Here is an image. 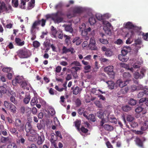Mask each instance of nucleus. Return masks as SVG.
Returning <instances> with one entry per match:
<instances>
[{"mask_svg":"<svg viewBox=\"0 0 148 148\" xmlns=\"http://www.w3.org/2000/svg\"><path fill=\"white\" fill-rule=\"evenodd\" d=\"M15 126L19 132L23 130L24 129V123L20 119H16L14 122Z\"/></svg>","mask_w":148,"mask_h":148,"instance_id":"1","label":"nucleus"},{"mask_svg":"<svg viewBox=\"0 0 148 148\" xmlns=\"http://www.w3.org/2000/svg\"><path fill=\"white\" fill-rule=\"evenodd\" d=\"M29 51L26 49H20L18 51V55L21 58H27L29 57Z\"/></svg>","mask_w":148,"mask_h":148,"instance_id":"2","label":"nucleus"},{"mask_svg":"<svg viewBox=\"0 0 148 148\" xmlns=\"http://www.w3.org/2000/svg\"><path fill=\"white\" fill-rule=\"evenodd\" d=\"M46 20H48L49 18H51V19L55 23H59V22H60L61 20L60 18H57V16L56 14L52 13L51 14L47 15L45 16Z\"/></svg>","mask_w":148,"mask_h":148,"instance_id":"3","label":"nucleus"},{"mask_svg":"<svg viewBox=\"0 0 148 148\" xmlns=\"http://www.w3.org/2000/svg\"><path fill=\"white\" fill-rule=\"evenodd\" d=\"M109 114L107 111H104L101 117V120L100 122V125L103 126V124L108 121Z\"/></svg>","mask_w":148,"mask_h":148,"instance_id":"4","label":"nucleus"},{"mask_svg":"<svg viewBox=\"0 0 148 148\" xmlns=\"http://www.w3.org/2000/svg\"><path fill=\"white\" fill-rule=\"evenodd\" d=\"M96 42L95 38L94 37H91L90 40V43L88 45L90 48L92 50H96L97 49L96 46Z\"/></svg>","mask_w":148,"mask_h":148,"instance_id":"5","label":"nucleus"},{"mask_svg":"<svg viewBox=\"0 0 148 148\" xmlns=\"http://www.w3.org/2000/svg\"><path fill=\"white\" fill-rule=\"evenodd\" d=\"M81 70V68L78 66H74L71 68V72L74 78L76 79L78 77L77 72Z\"/></svg>","mask_w":148,"mask_h":148,"instance_id":"6","label":"nucleus"},{"mask_svg":"<svg viewBox=\"0 0 148 148\" xmlns=\"http://www.w3.org/2000/svg\"><path fill=\"white\" fill-rule=\"evenodd\" d=\"M145 72V70L144 69H141L140 73L136 72L134 74V77L136 79H141L144 76V73Z\"/></svg>","mask_w":148,"mask_h":148,"instance_id":"7","label":"nucleus"},{"mask_svg":"<svg viewBox=\"0 0 148 148\" xmlns=\"http://www.w3.org/2000/svg\"><path fill=\"white\" fill-rule=\"evenodd\" d=\"M23 80V78L21 76H17L14 79H13L12 82V84L14 86H16L17 84H19L22 83Z\"/></svg>","mask_w":148,"mask_h":148,"instance_id":"8","label":"nucleus"},{"mask_svg":"<svg viewBox=\"0 0 148 148\" xmlns=\"http://www.w3.org/2000/svg\"><path fill=\"white\" fill-rule=\"evenodd\" d=\"M105 72L107 73L109 75L113 76L114 75V73L113 71V66H109L104 69Z\"/></svg>","mask_w":148,"mask_h":148,"instance_id":"9","label":"nucleus"},{"mask_svg":"<svg viewBox=\"0 0 148 148\" xmlns=\"http://www.w3.org/2000/svg\"><path fill=\"white\" fill-rule=\"evenodd\" d=\"M45 140L44 134L42 132H41L40 135H38L37 143L39 145L42 144Z\"/></svg>","mask_w":148,"mask_h":148,"instance_id":"10","label":"nucleus"},{"mask_svg":"<svg viewBox=\"0 0 148 148\" xmlns=\"http://www.w3.org/2000/svg\"><path fill=\"white\" fill-rule=\"evenodd\" d=\"M136 144L138 147L142 148H144V144L143 141L139 137L137 136L135 138L134 140Z\"/></svg>","mask_w":148,"mask_h":148,"instance_id":"11","label":"nucleus"},{"mask_svg":"<svg viewBox=\"0 0 148 148\" xmlns=\"http://www.w3.org/2000/svg\"><path fill=\"white\" fill-rule=\"evenodd\" d=\"M130 81V79H127L124 81H122L121 79H119L117 80L116 83L120 87L123 88L127 85Z\"/></svg>","mask_w":148,"mask_h":148,"instance_id":"12","label":"nucleus"},{"mask_svg":"<svg viewBox=\"0 0 148 148\" xmlns=\"http://www.w3.org/2000/svg\"><path fill=\"white\" fill-rule=\"evenodd\" d=\"M62 51L63 53H66L68 52H70L71 54H73L75 52L73 48L70 47L68 48L65 46L63 47Z\"/></svg>","mask_w":148,"mask_h":148,"instance_id":"13","label":"nucleus"},{"mask_svg":"<svg viewBox=\"0 0 148 148\" xmlns=\"http://www.w3.org/2000/svg\"><path fill=\"white\" fill-rule=\"evenodd\" d=\"M131 48L130 46L124 47L121 51V55H123L126 56L128 52H130Z\"/></svg>","mask_w":148,"mask_h":148,"instance_id":"14","label":"nucleus"},{"mask_svg":"<svg viewBox=\"0 0 148 148\" xmlns=\"http://www.w3.org/2000/svg\"><path fill=\"white\" fill-rule=\"evenodd\" d=\"M40 24V21H35L33 24L31 29V32L32 34L35 31V29L37 28L38 25Z\"/></svg>","mask_w":148,"mask_h":148,"instance_id":"15","label":"nucleus"},{"mask_svg":"<svg viewBox=\"0 0 148 148\" xmlns=\"http://www.w3.org/2000/svg\"><path fill=\"white\" fill-rule=\"evenodd\" d=\"M51 34L54 37L56 38L57 37V34L58 32V30H57L56 28H55L53 26H51Z\"/></svg>","mask_w":148,"mask_h":148,"instance_id":"16","label":"nucleus"},{"mask_svg":"<svg viewBox=\"0 0 148 148\" xmlns=\"http://www.w3.org/2000/svg\"><path fill=\"white\" fill-rule=\"evenodd\" d=\"M82 42V39H80L79 37H75L73 40L72 42L73 43H76L77 45H79Z\"/></svg>","mask_w":148,"mask_h":148,"instance_id":"17","label":"nucleus"},{"mask_svg":"<svg viewBox=\"0 0 148 148\" xmlns=\"http://www.w3.org/2000/svg\"><path fill=\"white\" fill-rule=\"evenodd\" d=\"M118 58L120 61L123 62H126L129 59V57L123 55L119 54L118 56Z\"/></svg>","mask_w":148,"mask_h":148,"instance_id":"18","label":"nucleus"},{"mask_svg":"<svg viewBox=\"0 0 148 148\" xmlns=\"http://www.w3.org/2000/svg\"><path fill=\"white\" fill-rule=\"evenodd\" d=\"M32 127L31 124L29 122H27L25 127V129L27 133H29L32 130Z\"/></svg>","mask_w":148,"mask_h":148,"instance_id":"19","label":"nucleus"},{"mask_svg":"<svg viewBox=\"0 0 148 148\" xmlns=\"http://www.w3.org/2000/svg\"><path fill=\"white\" fill-rule=\"evenodd\" d=\"M148 95V90L146 89L143 91H141L139 92L138 95V97L140 98L143 97L144 95Z\"/></svg>","mask_w":148,"mask_h":148,"instance_id":"20","label":"nucleus"},{"mask_svg":"<svg viewBox=\"0 0 148 148\" xmlns=\"http://www.w3.org/2000/svg\"><path fill=\"white\" fill-rule=\"evenodd\" d=\"M77 131L80 132V127L81 125V121L77 120L74 122Z\"/></svg>","mask_w":148,"mask_h":148,"instance_id":"21","label":"nucleus"},{"mask_svg":"<svg viewBox=\"0 0 148 148\" xmlns=\"http://www.w3.org/2000/svg\"><path fill=\"white\" fill-rule=\"evenodd\" d=\"M54 14H57V18H61V20H60V22H59V23L62 22L63 21V18L62 17H61V16L64 15V13H63L62 11H58L56 13H54Z\"/></svg>","mask_w":148,"mask_h":148,"instance_id":"22","label":"nucleus"},{"mask_svg":"<svg viewBox=\"0 0 148 148\" xmlns=\"http://www.w3.org/2000/svg\"><path fill=\"white\" fill-rule=\"evenodd\" d=\"M103 126L104 129L108 131H111L113 130V127L111 125L106 124Z\"/></svg>","mask_w":148,"mask_h":148,"instance_id":"23","label":"nucleus"},{"mask_svg":"<svg viewBox=\"0 0 148 148\" xmlns=\"http://www.w3.org/2000/svg\"><path fill=\"white\" fill-rule=\"evenodd\" d=\"M15 41L17 45L19 46H22L24 44V41H21L20 39L18 38H16L15 39Z\"/></svg>","mask_w":148,"mask_h":148,"instance_id":"24","label":"nucleus"},{"mask_svg":"<svg viewBox=\"0 0 148 148\" xmlns=\"http://www.w3.org/2000/svg\"><path fill=\"white\" fill-rule=\"evenodd\" d=\"M83 11L82 8L80 7H77L74 8L73 10V12L75 14H80Z\"/></svg>","mask_w":148,"mask_h":148,"instance_id":"25","label":"nucleus"},{"mask_svg":"<svg viewBox=\"0 0 148 148\" xmlns=\"http://www.w3.org/2000/svg\"><path fill=\"white\" fill-rule=\"evenodd\" d=\"M148 128V121H145L143 123V126L141 127L142 131H145Z\"/></svg>","mask_w":148,"mask_h":148,"instance_id":"26","label":"nucleus"},{"mask_svg":"<svg viewBox=\"0 0 148 148\" xmlns=\"http://www.w3.org/2000/svg\"><path fill=\"white\" fill-rule=\"evenodd\" d=\"M134 25L132 23L128 22L125 24V27L126 28L132 29L133 27H134Z\"/></svg>","mask_w":148,"mask_h":148,"instance_id":"27","label":"nucleus"},{"mask_svg":"<svg viewBox=\"0 0 148 148\" xmlns=\"http://www.w3.org/2000/svg\"><path fill=\"white\" fill-rule=\"evenodd\" d=\"M108 84L109 88L110 89H113L114 88V83L112 81H109L106 82Z\"/></svg>","mask_w":148,"mask_h":148,"instance_id":"28","label":"nucleus"},{"mask_svg":"<svg viewBox=\"0 0 148 148\" xmlns=\"http://www.w3.org/2000/svg\"><path fill=\"white\" fill-rule=\"evenodd\" d=\"M89 121H91L94 122L96 121V119L94 115L92 114H90L88 116V118L87 119Z\"/></svg>","mask_w":148,"mask_h":148,"instance_id":"29","label":"nucleus"},{"mask_svg":"<svg viewBox=\"0 0 148 148\" xmlns=\"http://www.w3.org/2000/svg\"><path fill=\"white\" fill-rule=\"evenodd\" d=\"M30 95L29 94H27L25 95V97L24 98L23 101L25 104H28L30 99Z\"/></svg>","mask_w":148,"mask_h":148,"instance_id":"30","label":"nucleus"},{"mask_svg":"<svg viewBox=\"0 0 148 148\" xmlns=\"http://www.w3.org/2000/svg\"><path fill=\"white\" fill-rule=\"evenodd\" d=\"M2 70L3 72L8 73H9L10 72H13L12 69L10 67H4L2 69Z\"/></svg>","mask_w":148,"mask_h":148,"instance_id":"31","label":"nucleus"},{"mask_svg":"<svg viewBox=\"0 0 148 148\" xmlns=\"http://www.w3.org/2000/svg\"><path fill=\"white\" fill-rule=\"evenodd\" d=\"M10 106L9 109L11 112L13 113H16V107L12 104L11 105H10Z\"/></svg>","mask_w":148,"mask_h":148,"instance_id":"32","label":"nucleus"},{"mask_svg":"<svg viewBox=\"0 0 148 148\" xmlns=\"http://www.w3.org/2000/svg\"><path fill=\"white\" fill-rule=\"evenodd\" d=\"M13 95L12 96L10 97V100L11 101L14 103L16 105L17 104V101L15 99V96H16V94L15 93H13Z\"/></svg>","mask_w":148,"mask_h":148,"instance_id":"33","label":"nucleus"},{"mask_svg":"<svg viewBox=\"0 0 148 148\" xmlns=\"http://www.w3.org/2000/svg\"><path fill=\"white\" fill-rule=\"evenodd\" d=\"M134 34V31L132 29L129 31V32L126 34L125 36L126 37H129V35H130L129 37L132 38L133 37Z\"/></svg>","mask_w":148,"mask_h":148,"instance_id":"34","label":"nucleus"},{"mask_svg":"<svg viewBox=\"0 0 148 148\" xmlns=\"http://www.w3.org/2000/svg\"><path fill=\"white\" fill-rule=\"evenodd\" d=\"M38 103V99L36 97L34 96L33 97L30 102L32 106H34Z\"/></svg>","mask_w":148,"mask_h":148,"instance_id":"35","label":"nucleus"},{"mask_svg":"<svg viewBox=\"0 0 148 148\" xmlns=\"http://www.w3.org/2000/svg\"><path fill=\"white\" fill-rule=\"evenodd\" d=\"M123 110L125 112H128L131 110V108L128 105H125L122 108Z\"/></svg>","mask_w":148,"mask_h":148,"instance_id":"36","label":"nucleus"},{"mask_svg":"<svg viewBox=\"0 0 148 148\" xmlns=\"http://www.w3.org/2000/svg\"><path fill=\"white\" fill-rule=\"evenodd\" d=\"M65 28L66 31L70 33H72L73 32V30L71 25H67L65 26Z\"/></svg>","mask_w":148,"mask_h":148,"instance_id":"37","label":"nucleus"},{"mask_svg":"<svg viewBox=\"0 0 148 148\" xmlns=\"http://www.w3.org/2000/svg\"><path fill=\"white\" fill-rule=\"evenodd\" d=\"M90 30L91 28L90 27L84 30H82V35L83 36H86L88 34V32H90Z\"/></svg>","mask_w":148,"mask_h":148,"instance_id":"38","label":"nucleus"},{"mask_svg":"<svg viewBox=\"0 0 148 148\" xmlns=\"http://www.w3.org/2000/svg\"><path fill=\"white\" fill-rule=\"evenodd\" d=\"M108 121L115 124L117 123V121L116 119L114 116H111L109 118Z\"/></svg>","mask_w":148,"mask_h":148,"instance_id":"39","label":"nucleus"},{"mask_svg":"<svg viewBox=\"0 0 148 148\" xmlns=\"http://www.w3.org/2000/svg\"><path fill=\"white\" fill-rule=\"evenodd\" d=\"M57 34L58 37L59 39H62L63 38V35L62 31V30H58Z\"/></svg>","mask_w":148,"mask_h":148,"instance_id":"40","label":"nucleus"},{"mask_svg":"<svg viewBox=\"0 0 148 148\" xmlns=\"http://www.w3.org/2000/svg\"><path fill=\"white\" fill-rule=\"evenodd\" d=\"M131 75L129 73H124L123 74V77L125 78L129 79L131 77Z\"/></svg>","mask_w":148,"mask_h":148,"instance_id":"41","label":"nucleus"},{"mask_svg":"<svg viewBox=\"0 0 148 148\" xmlns=\"http://www.w3.org/2000/svg\"><path fill=\"white\" fill-rule=\"evenodd\" d=\"M34 3L35 0H31V1L28 3V8L29 9L33 8L34 6Z\"/></svg>","mask_w":148,"mask_h":148,"instance_id":"42","label":"nucleus"},{"mask_svg":"<svg viewBox=\"0 0 148 148\" xmlns=\"http://www.w3.org/2000/svg\"><path fill=\"white\" fill-rule=\"evenodd\" d=\"M106 33L108 35H110L111 31L110 29L108 28L107 26H104L103 28Z\"/></svg>","mask_w":148,"mask_h":148,"instance_id":"43","label":"nucleus"},{"mask_svg":"<svg viewBox=\"0 0 148 148\" xmlns=\"http://www.w3.org/2000/svg\"><path fill=\"white\" fill-rule=\"evenodd\" d=\"M25 4L26 2L23 0H21V4L19 5V7L22 9H25Z\"/></svg>","mask_w":148,"mask_h":148,"instance_id":"44","label":"nucleus"},{"mask_svg":"<svg viewBox=\"0 0 148 148\" xmlns=\"http://www.w3.org/2000/svg\"><path fill=\"white\" fill-rule=\"evenodd\" d=\"M89 21L91 25L94 24L96 23V20L94 18L91 17L89 19Z\"/></svg>","mask_w":148,"mask_h":148,"instance_id":"45","label":"nucleus"},{"mask_svg":"<svg viewBox=\"0 0 148 148\" xmlns=\"http://www.w3.org/2000/svg\"><path fill=\"white\" fill-rule=\"evenodd\" d=\"M112 54L113 52L111 50L109 49H108L105 52V55L107 56H111L112 55Z\"/></svg>","mask_w":148,"mask_h":148,"instance_id":"46","label":"nucleus"},{"mask_svg":"<svg viewBox=\"0 0 148 148\" xmlns=\"http://www.w3.org/2000/svg\"><path fill=\"white\" fill-rule=\"evenodd\" d=\"M10 139L8 137L7 138L3 137L1 138V142L2 143L9 142Z\"/></svg>","mask_w":148,"mask_h":148,"instance_id":"47","label":"nucleus"},{"mask_svg":"<svg viewBox=\"0 0 148 148\" xmlns=\"http://www.w3.org/2000/svg\"><path fill=\"white\" fill-rule=\"evenodd\" d=\"M57 139V138L55 134H53L51 135V143H53Z\"/></svg>","mask_w":148,"mask_h":148,"instance_id":"48","label":"nucleus"},{"mask_svg":"<svg viewBox=\"0 0 148 148\" xmlns=\"http://www.w3.org/2000/svg\"><path fill=\"white\" fill-rule=\"evenodd\" d=\"M141 27H138L134 25V27H133L132 30L135 32H138L141 30Z\"/></svg>","mask_w":148,"mask_h":148,"instance_id":"49","label":"nucleus"},{"mask_svg":"<svg viewBox=\"0 0 148 148\" xmlns=\"http://www.w3.org/2000/svg\"><path fill=\"white\" fill-rule=\"evenodd\" d=\"M0 7V9L1 10H4L6 11L8 10V8L5 6V4L4 3H2L1 4V3Z\"/></svg>","mask_w":148,"mask_h":148,"instance_id":"50","label":"nucleus"},{"mask_svg":"<svg viewBox=\"0 0 148 148\" xmlns=\"http://www.w3.org/2000/svg\"><path fill=\"white\" fill-rule=\"evenodd\" d=\"M12 3L14 7L17 8L18 6V0H12Z\"/></svg>","mask_w":148,"mask_h":148,"instance_id":"51","label":"nucleus"},{"mask_svg":"<svg viewBox=\"0 0 148 148\" xmlns=\"http://www.w3.org/2000/svg\"><path fill=\"white\" fill-rule=\"evenodd\" d=\"M79 88L78 86H76L73 89V94L75 95H77L79 93Z\"/></svg>","mask_w":148,"mask_h":148,"instance_id":"52","label":"nucleus"},{"mask_svg":"<svg viewBox=\"0 0 148 148\" xmlns=\"http://www.w3.org/2000/svg\"><path fill=\"white\" fill-rule=\"evenodd\" d=\"M28 84L27 82L25 81H24L23 79L22 80V82L20 84L22 88H25L26 86L28 85Z\"/></svg>","mask_w":148,"mask_h":148,"instance_id":"53","label":"nucleus"},{"mask_svg":"<svg viewBox=\"0 0 148 148\" xmlns=\"http://www.w3.org/2000/svg\"><path fill=\"white\" fill-rule=\"evenodd\" d=\"M99 40L101 43L104 44H107L108 43V42L107 39L103 38H100L99 39Z\"/></svg>","mask_w":148,"mask_h":148,"instance_id":"54","label":"nucleus"},{"mask_svg":"<svg viewBox=\"0 0 148 148\" xmlns=\"http://www.w3.org/2000/svg\"><path fill=\"white\" fill-rule=\"evenodd\" d=\"M130 124L131 127L134 128L138 126V124L137 122H130Z\"/></svg>","mask_w":148,"mask_h":148,"instance_id":"55","label":"nucleus"},{"mask_svg":"<svg viewBox=\"0 0 148 148\" xmlns=\"http://www.w3.org/2000/svg\"><path fill=\"white\" fill-rule=\"evenodd\" d=\"M80 129V131H81L82 132L84 133H86L88 131V130L86 129L84 127L82 126ZM81 133V132H80Z\"/></svg>","mask_w":148,"mask_h":148,"instance_id":"56","label":"nucleus"},{"mask_svg":"<svg viewBox=\"0 0 148 148\" xmlns=\"http://www.w3.org/2000/svg\"><path fill=\"white\" fill-rule=\"evenodd\" d=\"M17 146L15 143H12L7 146V148H16Z\"/></svg>","mask_w":148,"mask_h":148,"instance_id":"57","label":"nucleus"},{"mask_svg":"<svg viewBox=\"0 0 148 148\" xmlns=\"http://www.w3.org/2000/svg\"><path fill=\"white\" fill-rule=\"evenodd\" d=\"M136 101L133 99H130L129 102V104L132 106H134L136 104Z\"/></svg>","mask_w":148,"mask_h":148,"instance_id":"58","label":"nucleus"},{"mask_svg":"<svg viewBox=\"0 0 148 148\" xmlns=\"http://www.w3.org/2000/svg\"><path fill=\"white\" fill-rule=\"evenodd\" d=\"M36 139V136H34L30 135L28 136V140L30 141H34Z\"/></svg>","mask_w":148,"mask_h":148,"instance_id":"59","label":"nucleus"},{"mask_svg":"<svg viewBox=\"0 0 148 148\" xmlns=\"http://www.w3.org/2000/svg\"><path fill=\"white\" fill-rule=\"evenodd\" d=\"M33 45L34 47L37 48L40 45V43L37 41H35L33 42Z\"/></svg>","mask_w":148,"mask_h":148,"instance_id":"60","label":"nucleus"},{"mask_svg":"<svg viewBox=\"0 0 148 148\" xmlns=\"http://www.w3.org/2000/svg\"><path fill=\"white\" fill-rule=\"evenodd\" d=\"M126 119L127 121L131 122L134 120V118L131 115H128L127 116Z\"/></svg>","mask_w":148,"mask_h":148,"instance_id":"61","label":"nucleus"},{"mask_svg":"<svg viewBox=\"0 0 148 148\" xmlns=\"http://www.w3.org/2000/svg\"><path fill=\"white\" fill-rule=\"evenodd\" d=\"M6 91V89L3 86H0V92L3 93H5Z\"/></svg>","mask_w":148,"mask_h":148,"instance_id":"62","label":"nucleus"},{"mask_svg":"<svg viewBox=\"0 0 148 148\" xmlns=\"http://www.w3.org/2000/svg\"><path fill=\"white\" fill-rule=\"evenodd\" d=\"M12 104V103H8L6 101H5L4 103V106L6 108H9L10 106H11L10 105H11Z\"/></svg>","mask_w":148,"mask_h":148,"instance_id":"63","label":"nucleus"},{"mask_svg":"<svg viewBox=\"0 0 148 148\" xmlns=\"http://www.w3.org/2000/svg\"><path fill=\"white\" fill-rule=\"evenodd\" d=\"M57 92L56 91L52 88H51L49 90V93L51 95H53Z\"/></svg>","mask_w":148,"mask_h":148,"instance_id":"64","label":"nucleus"}]
</instances>
